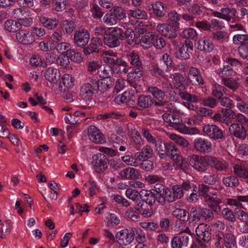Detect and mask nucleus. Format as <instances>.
<instances>
[{
  "label": "nucleus",
  "instance_id": "nucleus-52",
  "mask_svg": "<svg viewBox=\"0 0 248 248\" xmlns=\"http://www.w3.org/2000/svg\"><path fill=\"white\" fill-rule=\"evenodd\" d=\"M217 74L221 77L225 78V77H229L233 73V70L229 65L224 66L216 70Z\"/></svg>",
  "mask_w": 248,
  "mask_h": 248
},
{
  "label": "nucleus",
  "instance_id": "nucleus-56",
  "mask_svg": "<svg viewBox=\"0 0 248 248\" xmlns=\"http://www.w3.org/2000/svg\"><path fill=\"white\" fill-rule=\"evenodd\" d=\"M92 16L94 19H100L103 16L104 12L101 8L96 4H93L91 9Z\"/></svg>",
  "mask_w": 248,
  "mask_h": 248
},
{
  "label": "nucleus",
  "instance_id": "nucleus-55",
  "mask_svg": "<svg viewBox=\"0 0 248 248\" xmlns=\"http://www.w3.org/2000/svg\"><path fill=\"white\" fill-rule=\"evenodd\" d=\"M224 241L226 248H232L235 244V237L231 233H226L224 236Z\"/></svg>",
  "mask_w": 248,
  "mask_h": 248
},
{
  "label": "nucleus",
  "instance_id": "nucleus-43",
  "mask_svg": "<svg viewBox=\"0 0 248 248\" xmlns=\"http://www.w3.org/2000/svg\"><path fill=\"white\" fill-rule=\"evenodd\" d=\"M227 89L224 87L217 83H215L213 87L212 94L217 99H220L221 98L224 93H225Z\"/></svg>",
  "mask_w": 248,
  "mask_h": 248
},
{
  "label": "nucleus",
  "instance_id": "nucleus-23",
  "mask_svg": "<svg viewBox=\"0 0 248 248\" xmlns=\"http://www.w3.org/2000/svg\"><path fill=\"white\" fill-rule=\"evenodd\" d=\"M93 83L96 85V92L100 91L104 93L108 91L113 86V82L109 78H106L98 80L96 79H93Z\"/></svg>",
  "mask_w": 248,
  "mask_h": 248
},
{
  "label": "nucleus",
  "instance_id": "nucleus-9",
  "mask_svg": "<svg viewBox=\"0 0 248 248\" xmlns=\"http://www.w3.org/2000/svg\"><path fill=\"white\" fill-rule=\"evenodd\" d=\"M135 237L134 231L124 229L118 232L116 234L117 242L122 246H127L131 244Z\"/></svg>",
  "mask_w": 248,
  "mask_h": 248
},
{
  "label": "nucleus",
  "instance_id": "nucleus-46",
  "mask_svg": "<svg viewBox=\"0 0 248 248\" xmlns=\"http://www.w3.org/2000/svg\"><path fill=\"white\" fill-rule=\"evenodd\" d=\"M167 147L166 155L170 157L172 159H177L179 155L178 153V149L175 147L174 144L169 142L168 143Z\"/></svg>",
  "mask_w": 248,
  "mask_h": 248
},
{
  "label": "nucleus",
  "instance_id": "nucleus-6",
  "mask_svg": "<svg viewBox=\"0 0 248 248\" xmlns=\"http://www.w3.org/2000/svg\"><path fill=\"white\" fill-rule=\"evenodd\" d=\"M227 1L228 0H223L222 5L225 7L221 8L220 12L216 11L213 14L217 17L230 21L236 17L237 10L234 8H229Z\"/></svg>",
  "mask_w": 248,
  "mask_h": 248
},
{
  "label": "nucleus",
  "instance_id": "nucleus-51",
  "mask_svg": "<svg viewBox=\"0 0 248 248\" xmlns=\"http://www.w3.org/2000/svg\"><path fill=\"white\" fill-rule=\"evenodd\" d=\"M68 4L67 0H52V4L56 11L61 12L66 8Z\"/></svg>",
  "mask_w": 248,
  "mask_h": 248
},
{
  "label": "nucleus",
  "instance_id": "nucleus-5",
  "mask_svg": "<svg viewBox=\"0 0 248 248\" xmlns=\"http://www.w3.org/2000/svg\"><path fill=\"white\" fill-rule=\"evenodd\" d=\"M163 120L181 132H184L185 124L181 117L178 113H165L162 116Z\"/></svg>",
  "mask_w": 248,
  "mask_h": 248
},
{
  "label": "nucleus",
  "instance_id": "nucleus-20",
  "mask_svg": "<svg viewBox=\"0 0 248 248\" xmlns=\"http://www.w3.org/2000/svg\"><path fill=\"white\" fill-rule=\"evenodd\" d=\"M88 136L91 140L96 144H102L105 142L103 134L95 126L91 125L88 129Z\"/></svg>",
  "mask_w": 248,
  "mask_h": 248
},
{
  "label": "nucleus",
  "instance_id": "nucleus-16",
  "mask_svg": "<svg viewBox=\"0 0 248 248\" xmlns=\"http://www.w3.org/2000/svg\"><path fill=\"white\" fill-rule=\"evenodd\" d=\"M229 131L231 135L241 140H244L247 137V130L242 124L236 123L232 124Z\"/></svg>",
  "mask_w": 248,
  "mask_h": 248
},
{
  "label": "nucleus",
  "instance_id": "nucleus-41",
  "mask_svg": "<svg viewBox=\"0 0 248 248\" xmlns=\"http://www.w3.org/2000/svg\"><path fill=\"white\" fill-rule=\"evenodd\" d=\"M147 92L158 101L163 100L165 96L164 93L157 87L149 86L148 88Z\"/></svg>",
  "mask_w": 248,
  "mask_h": 248
},
{
  "label": "nucleus",
  "instance_id": "nucleus-13",
  "mask_svg": "<svg viewBox=\"0 0 248 248\" xmlns=\"http://www.w3.org/2000/svg\"><path fill=\"white\" fill-rule=\"evenodd\" d=\"M194 148L198 152L203 154L209 153L212 149L211 142L202 138L196 139L194 141Z\"/></svg>",
  "mask_w": 248,
  "mask_h": 248
},
{
  "label": "nucleus",
  "instance_id": "nucleus-19",
  "mask_svg": "<svg viewBox=\"0 0 248 248\" xmlns=\"http://www.w3.org/2000/svg\"><path fill=\"white\" fill-rule=\"evenodd\" d=\"M156 30L162 35L170 39L175 38L177 36L176 31L171 26L167 24L158 25Z\"/></svg>",
  "mask_w": 248,
  "mask_h": 248
},
{
  "label": "nucleus",
  "instance_id": "nucleus-7",
  "mask_svg": "<svg viewBox=\"0 0 248 248\" xmlns=\"http://www.w3.org/2000/svg\"><path fill=\"white\" fill-rule=\"evenodd\" d=\"M193 50L192 42L189 40H186L184 43L178 46L174 53V56L180 60H187L190 58Z\"/></svg>",
  "mask_w": 248,
  "mask_h": 248
},
{
  "label": "nucleus",
  "instance_id": "nucleus-3",
  "mask_svg": "<svg viewBox=\"0 0 248 248\" xmlns=\"http://www.w3.org/2000/svg\"><path fill=\"white\" fill-rule=\"evenodd\" d=\"M96 85L93 83V78L84 84L80 88L79 95L84 101L94 102L93 94L96 93Z\"/></svg>",
  "mask_w": 248,
  "mask_h": 248
},
{
  "label": "nucleus",
  "instance_id": "nucleus-37",
  "mask_svg": "<svg viewBox=\"0 0 248 248\" xmlns=\"http://www.w3.org/2000/svg\"><path fill=\"white\" fill-rule=\"evenodd\" d=\"M155 151L157 152L160 157H163L166 155L168 146V143H165L161 139H158L155 140Z\"/></svg>",
  "mask_w": 248,
  "mask_h": 248
},
{
  "label": "nucleus",
  "instance_id": "nucleus-61",
  "mask_svg": "<svg viewBox=\"0 0 248 248\" xmlns=\"http://www.w3.org/2000/svg\"><path fill=\"white\" fill-rule=\"evenodd\" d=\"M138 213V212L137 213L134 211L132 208H129L125 211V216L132 221H139L140 217Z\"/></svg>",
  "mask_w": 248,
  "mask_h": 248
},
{
  "label": "nucleus",
  "instance_id": "nucleus-32",
  "mask_svg": "<svg viewBox=\"0 0 248 248\" xmlns=\"http://www.w3.org/2000/svg\"><path fill=\"white\" fill-rule=\"evenodd\" d=\"M152 5L154 13L159 17L163 16L167 12L166 4L162 2L156 1Z\"/></svg>",
  "mask_w": 248,
  "mask_h": 248
},
{
  "label": "nucleus",
  "instance_id": "nucleus-30",
  "mask_svg": "<svg viewBox=\"0 0 248 248\" xmlns=\"http://www.w3.org/2000/svg\"><path fill=\"white\" fill-rule=\"evenodd\" d=\"M39 21L44 27L48 30L54 29L58 25V21L56 18H49L46 16H40Z\"/></svg>",
  "mask_w": 248,
  "mask_h": 248
},
{
  "label": "nucleus",
  "instance_id": "nucleus-53",
  "mask_svg": "<svg viewBox=\"0 0 248 248\" xmlns=\"http://www.w3.org/2000/svg\"><path fill=\"white\" fill-rule=\"evenodd\" d=\"M62 29L67 34L71 33L76 27L75 23L73 20H64L62 21Z\"/></svg>",
  "mask_w": 248,
  "mask_h": 248
},
{
  "label": "nucleus",
  "instance_id": "nucleus-60",
  "mask_svg": "<svg viewBox=\"0 0 248 248\" xmlns=\"http://www.w3.org/2000/svg\"><path fill=\"white\" fill-rule=\"evenodd\" d=\"M170 138L175 141L176 143L183 148H188L190 145L189 142L182 137L176 135H171Z\"/></svg>",
  "mask_w": 248,
  "mask_h": 248
},
{
  "label": "nucleus",
  "instance_id": "nucleus-63",
  "mask_svg": "<svg viewBox=\"0 0 248 248\" xmlns=\"http://www.w3.org/2000/svg\"><path fill=\"white\" fill-rule=\"evenodd\" d=\"M126 197L134 202H138L140 197V192L135 189L131 188H128L125 191Z\"/></svg>",
  "mask_w": 248,
  "mask_h": 248
},
{
  "label": "nucleus",
  "instance_id": "nucleus-62",
  "mask_svg": "<svg viewBox=\"0 0 248 248\" xmlns=\"http://www.w3.org/2000/svg\"><path fill=\"white\" fill-rule=\"evenodd\" d=\"M234 213L237 218L242 222L245 223V224L248 222V214L245 211L236 208L234 209Z\"/></svg>",
  "mask_w": 248,
  "mask_h": 248
},
{
  "label": "nucleus",
  "instance_id": "nucleus-2",
  "mask_svg": "<svg viewBox=\"0 0 248 248\" xmlns=\"http://www.w3.org/2000/svg\"><path fill=\"white\" fill-rule=\"evenodd\" d=\"M210 155L200 156L193 154L189 156L190 164L200 172H205L210 166Z\"/></svg>",
  "mask_w": 248,
  "mask_h": 248
},
{
  "label": "nucleus",
  "instance_id": "nucleus-40",
  "mask_svg": "<svg viewBox=\"0 0 248 248\" xmlns=\"http://www.w3.org/2000/svg\"><path fill=\"white\" fill-rule=\"evenodd\" d=\"M173 217L183 221H187L189 219V213L184 209L176 208L172 213Z\"/></svg>",
  "mask_w": 248,
  "mask_h": 248
},
{
  "label": "nucleus",
  "instance_id": "nucleus-10",
  "mask_svg": "<svg viewBox=\"0 0 248 248\" xmlns=\"http://www.w3.org/2000/svg\"><path fill=\"white\" fill-rule=\"evenodd\" d=\"M204 135L214 140H222L224 138L222 130L215 124H206L202 127Z\"/></svg>",
  "mask_w": 248,
  "mask_h": 248
},
{
  "label": "nucleus",
  "instance_id": "nucleus-36",
  "mask_svg": "<svg viewBox=\"0 0 248 248\" xmlns=\"http://www.w3.org/2000/svg\"><path fill=\"white\" fill-rule=\"evenodd\" d=\"M127 58L130 64L134 67H140L142 65L139 55L132 51L127 54Z\"/></svg>",
  "mask_w": 248,
  "mask_h": 248
},
{
  "label": "nucleus",
  "instance_id": "nucleus-57",
  "mask_svg": "<svg viewBox=\"0 0 248 248\" xmlns=\"http://www.w3.org/2000/svg\"><path fill=\"white\" fill-rule=\"evenodd\" d=\"M197 33L193 28H187L184 30L181 33V36L186 39H194L197 36Z\"/></svg>",
  "mask_w": 248,
  "mask_h": 248
},
{
  "label": "nucleus",
  "instance_id": "nucleus-26",
  "mask_svg": "<svg viewBox=\"0 0 248 248\" xmlns=\"http://www.w3.org/2000/svg\"><path fill=\"white\" fill-rule=\"evenodd\" d=\"M155 193H154L151 190L142 189L140 192V197L141 200L152 206L155 203Z\"/></svg>",
  "mask_w": 248,
  "mask_h": 248
},
{
  "label": "nucleus",
  "instance_id": "nucleus-33",
  "mask_svg": "<svg viewBox=\"0 0 248 248\" xmlns=\"http://www.w3.org/2000/svg\"><path fill=\"white\" fill-rule=\"evenodd\" d=\"M234 174L240 178H248V169L243 163H238L233 167Z\"/></svg>",
  "mask_w": 248,
  "mask_h": 248
},
{
  "label": "nucleus",
  "instance_id": "nucleus-15",
  "mask_svg": "<svg viewBox=\"0 0 248 248\" xmlns=\"http://www.w3.org/2000/svg\"><path fill=\"white\" fill-rule=\"evenodd\" d=\"M205 203L215 213L220 212V204L222 202L221 199L217 197V193H212L211 196L204 200Z\"/></svg>",
  "mask_w": 248,
  "mask_h": 248
},
{
  "label": "nucleus",
  "instance_id": "nucleus-12",
  "mask_svg": "<svg viewBox=\"0 0 248 248\" xmlns=\"http://www.w3.org/2000/svg\"><path fill=\"white\" fill-rule=\"evenodd\" d=\"M119 28H113L112 30L108 34L104 36L103 41L104 44L110 48L118 46L120 44L119 41Z\"/></svg>",
  "mask_w": 248,
  "mask_h": 248
},
{
  "label": "nucleus",
  "instance_id": "nucleus-35",
  "mask_svg": "<svg viewBox=\"0 0 248 248\" xmlns=\"http://www.w3.org/2000/svg\"><path fill=\"white\" fill-rule=\"evenodd\" d=\"M4 28L10 32H17L21 30V25L19 21H16L13 20L9 19L4 23Z\"/></svg>",
  "mask_w": 248,
  "mask_h": 248
},
{
  "label": "nucleus",
  "instance_id": "nucleus-49",
  "mask_svg": "<svg viewBox=\"0 0 248 248\" xmlns=\"http://www.w3.org/2000/svg\"><path fill=\"white\" fill-rule=\"evenodd\" d=\"M178 95L182 99L189 102L197 103L198 102V97L197 96L186 92H179Z\"/></svg>",
  "mask_w": 248,
  "mask_h": 248
},
{
  "label": "nucleus",
  "instance_id": "nucleus-11",
  "mask_svg": "<svg viewBox=\"0 0 248 248\" xmlns=\"http://www.w3.org/2000/svg\"><path fill=\"white\" fill-rule=\"evenodd\" d=\"M90 37V34L87 30L79 29L75 31L74 42L76 46L84 48L88 44Z\"/></svg>",
  "mask_w": 248,
  "mask_h": 248
},
{
  "label": "nucleus",
  "instance_id": "nucleus-59",
  "mask_svg": "<svg viewBox=\"0 0 248 248\" xmlns=\"http://www.w3.org/2000/svg\"><path fill=\"white\" fill-rule=\"evenodd\" d=\"M56 49L59 53L63 54L66 52L67 54H69L68 51L71 50L70 45L66 42H61L59 43L56 46Z\"/></svg>",
  "mask_w": 248,
  "mask_h": 248
},
{
  "label": "nucleus",
  "instance_id": "nucleus-48",
  "mask_svg": "<svg viewBox=\"0 0 248 248\" xmlns=\"http://www.w3.org/2000/svg\"><path fill=\"white\" fill-rule=\"evenodd\" d=\"M130 132L132 136V138L134 139V141L135 143V148L137 150H139L141 147V144L143 143L141 136L140 132L135 128L133 129V128H131V131Z\"/></svg>",
  "mask_w": 248,
  "mask_h": 248
},
{
  "label": "nucleus",
  "instance_id": "nucleus-4",
  "mask_svg": "<svg viewBox=\"0 0 248 248\" xmlns=\"http://www.w3.org/2000/svg\"><path fill=\"white\" fill-rule=\"evenodd\" d=\"M197 240L202 247H205V243H208L211 239L210 227L204 223L200 224L196 228Z\"/></svg>",
  "mask_w": 248,
  "mask_h": 248
},
{
  "label": "nucleus",
  "instance_id": "nucleus-27",
  "mask_svg": "<svg viewBox=\"0 0 248 248\" xmlns=\"http://www.w3.org/2000/svg\"><path fill=\"white\" fill-rule=\"evenodd\" d=\"M140 37V44L144 49L151 48L155 39V35L151 32H147L139 36Z\"/></svg>",
  "mask_w": 248,
  "mask_h": 248
},
{
  "label": "nucleus",
  "instance_id": "nucleus-45",
  "mask_svg": "<svg viewBox=\"0 0 248 248\" xmlns=\"http://www.w3.org/2000/svg\"><path fill=\"white\" fill-rule=\"evenodd\" d=\"M110 10L117 21L118 20H121L126 18V13L124 10L121 7L115 6L112 7Z\"/></svg>",
  "mask_w": 248,
  "mask_h": 248
},
{
  "label": "nucleus",
  "instance_id": "nucleus-54",
  "mask_svg": "<svg viewBox=\"0 0 248 248\" xmlns=\"http://www.w3.org/2000/svg\"><path fill=\"white\" fill-rule=\"evenodd\" d=\"M223 217L230 221L235 222L236 220L234 212L229 208H224L221 211Z\"/></svg>",
  "mask_w": 248,
  "mask_h": 248
},
{
  "label": "nucleus",
  "instance_id": "nucleus-24",
  "mask_svg": "<svg viewBox=\"0 0 248 248\" xmlns=\"http://www.w3.org/2000/svg\"><path fill=\"white\" fill-rule=\"evenodd\" d=\"M210 166H211L219 171H226L228 168V164L224 160H220L215 157L210 155Z\"/></svg>",
  "mask_w": 248,
  "mask_h": 248
},
{
  "label": "nucleus",
  "instance_id": "nucleus-25",
  "mask_svg": "<svg viewBox=\"0 0 248 248\" xmlns=\"http://www.w3.org/2000/svg\"><path fill=\"white\" fill-rule=\"evenodd\" d=\"M45 77L50 82L55 84L60 79V73L56 68L50 67L46 70Z\"/></svg>",
  "mask_w": 248,
  "mask_h": 248
},
{
  "label": "nucleus",
  "instance_id": "nucleus-18",
  "mask_svg": "<svg viewBox=\"0 0 248 248\" xmlns=\"http://www.w3.org/2000/svg\"><path fill=\"white\" fill-rule=\"evenodd\" d=\"M102 46V39L99 37H93L91 38L90 44L84 47V54L88 55L94 52H98L99 50V47Z\"/></svg>",
  "mask_w": 248,
  "mask_h": 248
},
{
  "label": "nucleus",
  "instance_id": "nucleus-8",
  "mask_svg": "<svg viewBox=\"0 0 248 248\" xmlns=\"http://www.w3.org/2000/svg\"><path fill=\"white\" fill-rule=\"evenodd\" d=\"M92 159V164L96 172L102 173L107 169L108 161L104 154L98 153L94 155Z\"/></svg>",
  "mask_w": 248,
  "mask_h": 248
},
{
  "label": "nucleus",
  "instance_id": "nucleus-17",
  "mask_svg": "<svg viewBox=\"0 0 248 248\" xmlns=\"http://www.w3.org/2000/svg\"><path fill=\"white\" fill-rule=\"evenodd\" d=\"M16 39L20 43L25 45H31L35 41L32 32L24 30H21L16 33Z\"/></svg>",
  "mask_w": 248,
  "mask_h": 248
},
{
  "label": "nucleus",
  "instance_id": "nucleus-64",
  "mask_svg": "<svg viewBox=\"0 0 248 248\" xmlns=\"http://www.w3.org/2000/svg\"><path fill=\"white\" fill-rule=\"evenodd\" d=\"M62 80L64 87L67 89L71 88L74 85V79L70 75L64 74Z\"/></svg>",
  "mask_w": 248,
  "mask_h": 248
},
{
  "label": "nucleus",
  "instance_id": "nucleus-21",
  "mask_svg": "<svg viewBox=\"0 0 248 248\" xmlns=\"http://www.w3.org/2000/svg\"><path fill=\"white\" fill-rule=\"evenodd\" d=\"M189 80L193 82L195 85H203L204 80L199 69L195 67L192 66L189 68L188 74Z\"/></svg>",
  "mask_w": 248,
  "mask_h": 248
},
{
  "label": "nucleus",
  "instance_id": "nucleus-22",
  "mask_svg": "<svg viewBox=\"0 0 248 248\" xmlns=\"http://www.w3.org/2000/svg\"><path fill=\"white\" fill-rule=\"evenodd\" d=\"M119 176L122 179L135 180L139 179L140 174L138 170L134 168H128L121 170Z\"/></svg>",
  "mask_w": 248,
  "mask_h": 248
},
{
  "label": "nucleus",
  "instance_id": "nucleus-29",
  "mask_svg": "<svg viewBox=\"0 0 248 248\" xmlns=\"http://www.w3.org/2000/svg\"><path fill=\"white\" fill-rule=\"evenodd\" d=\"M197 48L200 51L209 53L213 51L214 46L209 39H200L197 43Z\"/></svg>",
  "mask_w": 248,
  "mask_h": 248
},
{
  "label": "nucleus",
  "instance_id": "nucleus-1",
  "mask_svg": "<svg viewBox=\"0 0 248 248\" xmlns=\"http://www.w3.org/2000/svg\"><path fill=\"white\" fill-rule=\"evenodd\" d=\"M104 62L108 65L113 73L117 74H127L129 80L138 79L143 76L142 65L134 67L130 72L127 63L121 58L118 57L116 53L112 52L107 54L103 58Z\"/></svg>",
  "mask_w": 248,
  "mask_h": 248
},
{
  "label": "nucleus",
  "instance_id": "nucleus-14",
  "mask_svg": "<svg viewBox=\"0 0 248 248\" xmlns=\"http://www.w3.org/2000/svg\"><path fill=\"white\" fill-rule=\"evenodd\" d=\"M189 240L188 235L186 234L183 232H179L177 235L172 239L171 241V247L172 248H186L188 245Z\"/></svg>",
  "mask_w": 248,
  "mask_h": 248
},
{
  "label": "nucleus",
  "instance_id": "nucleus-44",
  "mask_svg": "<svg viewBox=\"0 0 248 248\" xmlns=\"http://www.w3.org/2000/svg\"><path fill=\"white\" fill-rule=\"evenodd\" d=\"M128 16L137 19H146L148 16L147 13L143 10L137 9L136 10H129Z\"/></svg>",
  "mask_w": 248,
  "mask_h": 248
},
{
  "label": "nucleus",
  "instance_id": "nucleus-31",
  "mask_svg": "<svg viewBox=\"0 0 248 248\" xmlns=\"http://www.w3.org/2000/svg\"><path fill=\"white\" fill-rule=\"evenodd\" d=\"M137 104L142 108H148L154 104V100L150 95L141 94L138 97Z\"/></svg>",
  "mask_w": 248,
  "mask_h": 248
},
{
  "label": "nucleus",
  "instance_id": "nucleus-34",
  "mask_svg": "<svg viewBox=\"0 0 248 248\" xmlns=\"http://www.w3.org/2000/svg\"><path fill=\"white\" fill-rule=\"evenodd\" d=\"M119 38L121 40H126L129 45H131L134 42L135 33L132 29H127L124 32L119 28Z\"/></svg>",
  "mask_w": 248,
  "mask_h": 248
},
{
  "label": "nucleus",
  "instance_id": "nucleus-42",
  "mask_svg": "<svg viewBox=\"0 0 248 248\" xmlns=\"http://www.w3.org/2000/svg\"><path fill=\"white\" fill-rule=\"evenodd\" d=\"M233 43L240 46L248 45V34H238L235 35L232 38Z\"/></svg>",
  "mask_w": 248,
  "mask_h": 248
},
{
  "label": "nucleus",
  "instance_id": "nucleus-38",
  "mask_svg": "<svg viewBox=\"0 0 248 248\" xmlns=\"http://www.w3.org/2000/svg\"><path fill=\"white\" fill-rule=\"evenodd\" d=\"M223 184L228 187L235 188L239 185V181L236 176L231 175L222 178Z\"/></svg>",
  "mask_w": 248,
  "mask_h": 248
},
{
  "label": "nucleus",
  "instance_id": "nucleus-50",
  "mask_svg": "<svg viewBox=\"0 0 248 248\" xmlns=\"http://www.w3.org/2000/svg\"><path fill=\"white\" fill-rule=\"evenodd\" d=\"M222 82L226 87L233 91H235L239 86L236 80L231 78H223Z\"/></svg>",
  "mask_w": 248,
  "mask_h": 248
},
{
  "label": "nucleus",
  "instance_id": "nucleus-58",
  "mask_svg": "<svg viewBox=\"0 0 248 248\" xmlns=\"http://www.w3.org/2000/svg\"><path fill=\"white\" fill-rule=\"evenodd\" d=\"M103 22L108 26H112L116 24L117 21L112 13L109 10V12L105 14L103 18Z\"/></svg>",
  "mask_w": 248,
  "mask_h": 248
},
{
  "label": "nucleus",
  "instance_id": "nucleus-47",
  "mask_svg": "<svg viewBox=\"0 0 248 248\" xmlns=\"http://www.w3.org/2000/svg\"><path fill=\"white\" fill-rule=\"evenodd\" d=\"M186 10L190 14L194 16H200L202 12V5L196 3H193L188 5Z\"/></svg>",
  "mask_w": 248,
  "mask_h": 248
},
{
  "label": "nucleus",
  "instance_id": "nucleus-39",
  "mask_svg": "<svg viewBox=\"0 0 248 248\" xmlns=\"http://www.w3.org/2000/svg\"><path fill=\"white\" fill-rule=\"evenodd\" d=\"M213 211L207 208H200V220L210 221L214 217Z\"/></svg>",
  "mask_w": 248,
  "mask_h": 248
},
{
  "label": "nucleus",
  "instance_id": "nucleus-28",
  "mask_svg": "<svg viewBox=\"0 0 248 248\" xmlns=\"http://www.w3.org/2000/svg\"><path fill=\"white\" fill-rule=\"evenodd\" d=\"M153 154V149L150 146L146 145L142 148L140 152L135 154V157L136 159L142 161L151 158Z\"/></svg>",
  "mask_w": 248,
  "mask_h": 248
}]
</instances>
